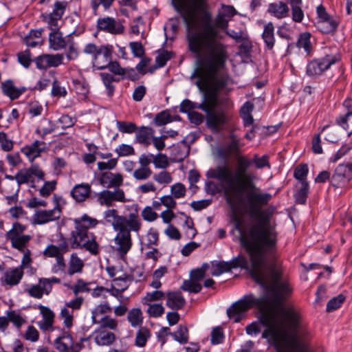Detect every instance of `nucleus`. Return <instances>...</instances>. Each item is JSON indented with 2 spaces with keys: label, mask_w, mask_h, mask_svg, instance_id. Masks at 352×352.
Masks as SVG:
<instances>
[{
  "label": "nucleus",
  "mask_w": 352,
  "mask_h": 352,
  "mask_svg": "<svg viewBox=\"0 0 352 352\" xmlns=\"http://www.w3.org/2000/svg\"><path fill=\"white\" fill-rule=\"evenodd\" d=\"M83 267V261L78 256L77 253H72L69 261L67 274L72 276L74 274L81 273Z\"/></svg>",
  "instance_id": "c9c22d12"
},
{
  "label": "nucleus",
  "mask_w": 352,
  "mask_h": 352,
  "mask_svg": "<svg viewBox=\"0 0 352 352\" xmlns=\"http://www.w3.org/2000/svg\"><path fill=\"white\" fill-rule=\"evenodd\" d=\"M15 177L17 182L16 192L19 191V188L21 184L34 182V177H32L29 168L21 169L15 175Z\"/></svg>",
  "instance_id": "58836bf2"
},
{
  "label": "nucleus",
  "mask_w": 352,
  "mask_h": 352,
  "mask_svg": "<svg viewBox=\"0 0 352 352\" xmlns=\"http://www.w3.org/2000/svg\"><path fill=\"white\" fill-rule=\"evenodd\" d=\"M114 239L116 245V251L121 257H124L131 250L132 247V239L131 232L132 229L128 226H125L118 230Z\"/></svg>",
  "instance_id": "ddd939ff"
},
{
  "label": "nucleus",
  "mask_w": 352,
  "mask_h": 352,
  "mask_svg": "<svg viewBox=\"0 0 352 352\" xmlns=\"http://www.w3.org/2000/svg\"><path fill=\"white\" fill-rule=\"evenodd\" d=\"M156 126H162L172 121L171 116L168 111H162L157 113L153 120Z\"/></svg>",
  "instance_id": "680f3d73"
},
{
  "label": "nucleus",
  "mask_w": 352,
  "mask_h": 352,
  "mask_svg": "<svg viewBox=\"0 0 352 352\" xmlns=\"http://www.w3.org/2000/svg\"><path fill=\"white\" fill-rule=\"evenodd\" d=\"M51 94L54 97H65L67 94V91L64 87L61 86L60 82L57 78H55L52 85Z\"/></svg>",
  "instance_id": "09e8293b"
},
{
  "label": "nucleus",
  "mask_w": 352,
  "mask_h": 352,
  "mask_svg": "<svg viewBox=\"0 0 352 352\" xmlns=\"http://www.w3.org/2000/svg\"><path fill=\"white\" fill-rule=\"evenodd\" d=\"M232 270V264L230 262L219 261L212 263L211 274L217 276L223 273L230 272Z\"/></svg>",
  "instance_id": "ea45409f"
},
{
  "label": "nucleus",
  "mask_w": 352,
  "mask_h": 352,
  "mask_svg": "<svg viewBox=\"0 0 352 352\" xmlns=\"http://www.w3.org/2000/svg\"><path fill=\"white\" fill-rule=\"evenodd\" d=\"M150 157H153V162L156 168H165L168 166L167 157L164 154L158 153L157 155L150 154Z\"/></svg>",
  "instance_id": "052dcab7"
},
{
  "label": "nucleus",
  "mask_w": 352,
  "mask_h": 352,
  "mask_svg": "<svg viewBox=\"0 0 352 352\" xmlns=\"http://www.w3.org/2000/svg\"><path fill=\"white\" fill-rule=\"evenodd\" d=\"M94 341L98 346H110L116 340V335L105 329H98L95 331Z\"/></svg>",
  "instance_id": "cd10ccee"
},
{
  "label": "nucleus",
  "mask_w": 352,
  "mask_h": 352,
  "mask_svg": "<svg viewBox=\"0 0 352 352\" xmlns=\"http://www.w3.org/2000/svg\"><path fill=\"white\" fill-rule=\"evenodd\" d=\"M186 25L188 50L197 56L196 63L209 69L226 67L229 57L228 46L220 41L219 31L211 24L206 0H179L176 6Z\"/></svg>",
  "instance_id": "f257e3e1"
},
{
  "label": "nucleus",
  "mask_w": 352,
  "mask_h": 352,
  "mask_svg": "<svg viewBox=\"0 0 352 352\" xmlns=\"http://www.w3.org/2000/svg\"><path fill=\"white\" fill-rule=\"evenodd\" d=\"M154 130L150 126H142L137 127L135 131V141L141 144L148 146L151 144V140L153 136Z\"/></svg>",
  "instance_id": "7c9ffc66"
},
{
  "label": "nucleus",
  "mask_w": 352,
  "mask_h": 352,
  "mask_svg": "<svg viewBox=\"0 0 352 352\" xmlns=\"http://www.w3.org/2000/svg\"><path fill=\"white\" fill-rule=\"evenodd\" d=\"M38 309L43 317V320L37 322L39 329L43 331H52L55 317L54 312L42 305H38Z\"/></svg>",
  "instance_id": "412c9836"
},
{
  "label": "nucleus",
  "mask_w": 352,
  "mask_h": 352,
  "mask_svg": "<svg viewBox=\"0 0 352 352\" xmlns=\"http://www.w3.org/2000/svg\"><path fill=\"white\" fill-rule=\"evenodd\" d=\"M47 144L43 141L35 140L32 144L21 148V152L27 156L32 162L36 157L41 156L42 153L46 152Z\"/></svg>",
  "instance_id": "6ab92c4d"
},
{
  "label": "nucleus",
  "mask_w": 352,
  "mask_h": 352,
  "mask_svg": "<svg viewBox=\"0 0 352 352\" xmlns=\"http://www.w3.org/2000/svg\"><path fill=\"white\" fill-rule=\"evenodd\" d=\"M351 177L352 164L350 163L340 164L331 177V184L335 187H342L348 184Z\"/></svg>",
  "instance_id": "2eb2a0df"
},
{
  "label": "nucleus",
  "mask_w": 352,
  "mask_h": 352,
  "mask_svg": "<svg viewBox=\"0 0 352 352\" xmlns=\"http://www.w3.org/2000/svg\"><path fill=\"white\" fill-rule=\"evenodd\" d=\"M230 264H232V269L236 268V267H241L245 270L250 269V273L252 278L256 280V283H258L259 285H261L256 278H254L253 275L252 274V262L250 261V267L248 261L245 256H239L238 257L234 258L230 262Z\"/></svg>",
  "instance_id": "37998d69"
},
{
  "label": "nucleus",
  "mask_w": 352,
  "mask_h": 352,
  "mask_svg": "<svg viewBox=\"0 0 352 352\" xmlns=\"http://www.w3.org/2000/svg\"><path fill=\"white\" fill-rule=\"evenodd\" d=\"M116 0H91V7L95 14H97L98 10L100 6L104 10H108L112 6Z\"/></svg>",
  "instance_id": "603ef678"
},
{
  "label": "nucleus",
  "mask_w": 352,
  "mask_h": 352,
  "mask_svg": "<svg viewBox=\"0 0 352 352\" xmlns=\"http://www.w3.org/2000/svg\"><path fill=\"white\" fill-rule=\"evenodd\" d=\"M346 298L343 294H339L336 297L331 298L327 305L326 311L331 312L338 309L344 302Z\"/></svg>",
  "instance_id": "3c124183"
},
{
  "label": "nucleus",
  "mask_w": 352,
  "mask_h": 352,
  "mask_svg": "<svg viewBox=\"0 0 352 352\" xmlns=\"http://www.w3.org/2000/svg\"><path fill=\"white\" fill-rule=\"evenodd\" d=\"M103 224L111 226L115 230L128 226L132 231L138 233L142 228V221L137 210L126 217L120 215L116 209H107L103 212Z\"/></svg>",
  "instance_id": "6e6552de"
},
{
  "label": "nucleus",
  "mask_w": 352,
  "mask_h": 352,
  "mask_svg": "<svg viewBox=\"0 0 352 352\" xmlns=\"http://www.w3.org/2000/svg\"><path fill=\"white\" fill-rule=\"evenodd\" d=\"M68 3L56 1L54 3L53 10L49 13H43V21L47 23V28L51 30L49 34V46L54 51L65 50L68 42L59 31L61 26L62 18L65 14Z\"/></svg>",
  "instance_id": "423d86ee"
},
{
  "label": "nucleus",
  "mask_w": 352,
  "mask_h": 352,
  "mask_svg": "<svg viewBox=\"0 0 352 352\" xmlns=\"http://www.w3.org/2000/svg\"><path fill=\"white\" fill-rule=\"evenodd\" d=\"M97 324H100L99 329H109L110 330H116L118 328V322L115 318H111L109 316H104L98 320Z\"/></svg>",
  "instance_id": "49530a36"
},
{
  "label": "nucleus",
  "mask_w": 352,
  "mask_h": 352,
  "mask_svg": "<svg viewBox=\"0 0 352 352\" xmlns=\"http://www.w3.org/2000/svg\"><path fill=\"white\" fill-rule=\"evenodd\" d=\"M99 76L107 89V96L112 97L115 91V86L113 83L120 82V78L107 72H101L99 74Z\"/></svg>",
  "instance_id": "473e14b6"
},
{
  "label": "nucleus",
  "mask_w": 352,
  "mask_h": 352,
  "mask_svg": "<svg viewBox=\"0 0 352 352\" xmlns=\"http://www.w3.org/2000/svg\"><path fill=\"white\" fill-rule=\"evenodd\" d=\"M127 320L133 327L141 325L142 323V313L140 309L133 308L131 309L128 313Z\"/></svg>",
  "instance_id": "79ce46f5"
},
{
  "label": "nucleus",
  "mask_w": 352,
  "mask_h": 352,
  "mask_svg": "<svg viewBox=\"0 0 352 352\" xmlns=\"http://www.w3.org/2000/svg\"><path fill=\"white\" fill-rule=\"evenodd\" d=\"M24 272L22 267L10 268L6 270L3 276L1 278V283L3 285H9L14 287L17 285L23 278Z\"/></svg>",
  "instance_id": "aec40b11"
},
{
  "label": "nucleus",
  "mask_w": 352,
  "mask_h": 352,
  "mask_svg": "<svg viewBox=\"0 0 352 352\" xmlns=\"http://www.w3.org/2000/svg\"><path fill=\"white\" fill-rule=\"evenodd\" d=\"M96 197L99 205L107 208L113 207L115 202L125 203L127 201L125 192L121 188H116L113 190H103L96 193Z\"/></svg>",
  "instance_id": "9b49d317"
},
{
  "label": "nucleus",
  "mask_w": 352,
  "mask_h": 352,
  "mask_svg": "<svg viewBox=\"0 0 352 352\" xmlns=\"http://www.w3.org/2000/svg\"><path fill=\"white\" fill-rule=\"evenodd\" d=\"M7 317L9 322H11L17 328H20L23 324L25 322V320L23 319L21 316L16 313L15 311H9L7 312Z\"/></svg>",
  "instance_id": "0e129e2a"
},
{
  "label": "nucleus",
  "mask_w": 352,
  "mask_h": 352,
  "mask_svg": "<svg viewBox=\"0 0 352 352\" xmlns=\"http://www.w3.org/2000/svg\"><path fill=\"white\" fill-rule=\"evenodd\" d=\"M338 24L339 20L331 16L324 20H318L316 23V27L322 33L331 34L336 31Z\"/></svg>",
  "instance_id": "bb28decb"
},
{
  "label": "nucleus",
  "mask_w": 352,
  "mask_h": 352,
  "mask_svg": "<svg viewBox=\"0 0 352 352\" xmlns=\"http://www.w3.org/2000/svg\"><path fill=\"white\" fill-rule=\"evenodd\" d=\"M60 217V210L58 208L52 210H41L37 211L34 216V222L36 224H44L58 219Z\"/></svg>",
  "instance_id": "4be33fe9"
},
{
  "label": "nucleus",
  "mask_w": 352,
  "mask_h": 352,
  "mask_svg": "<svg viewBox=\"0 0 352 352\" xmlns=\"http://www.w3.org/2000/svg\"><path fill=\"white\" fill-rule=\"evenodd\" d=\"M311 34L309 32H304L300 34L297 41V47L303 48L307 54H310L311 51Z\"/></svg>",
  "instance_id": "a18cd8bd"
},
{
  "label": "nucleus",
  "mask_w": 352,
  "mask_h": 352,
  "mask_svg": "<svg viewBox=\"0 0 352 352\" xmlns=\"http://www.w3.org/2000/svg\"><path fill=\"white\" fill-rule=\"evenodd\" d=\"M60 316L63 320L64 326L67 329L71 328L73 325V311L69 310L67 307H64L61 309Z\"/></svg>",
  "instance_id": "4d7b16f0"
},
{
  "label": "nucleus",
  "mask_w": 352,
  "mask_h": 352,
  "mask_svg": "<svg viewBox=\"0 0 352 352\" xmlns=\"http://www.w3.org/2000/svg\"><path fill=\"white\" fill-rule=\"evenodd\" d=\"M267 12L272 16L280 19L289 16V8L286 3L278 1L270 3Z\"/></svg>",
  "instance_id": "393cba45"
},
{
  "label": "nucleus",
  "mask_w": 352,
  "mask_h": 352,
  "mask_svg": "<svg viewBox=\"0 0 352 352\" xmlns=\"http://www.w3.org/2000/svg\"><path fill=\"white\" fill-rule=\"evenodd\" d=\"M97 28L99 30L112 34H119L124 32V26L109 16L98 19Z\"/></svg>",
  "instance_id": "f3484780"
},
{
  "label": "nucleus",
  "mask_w": 352,
  "mask_h": 352,
  "mask_svg": "<svg viewBox=\"0 0 352 352\" xmlns=\"http://www.w3.org/2000/svg\"><path fill=\"white\" fill-rule=\"evenodd\" d=\"M116 126L119 131L123 133H133L137 130V126L133 122L117 121Z\"/></svg>",
  "instance_id": "864d4df0"
},
{
  "label": "nucleus",
  "mask_w": 352,
  "mask_h": 352,
  "mask_svg": "<svg viewBox=\"0 0 352 352\" xmlns=\"http://www.w3.org/2000/svg\"><path fill=\"white\" fill-rule=\"evenodd\" d=\"M232 221L234 228L240 234L241 242L249 254L252 262V274L253 276L267 274L271 270H282L279 263L269 262L265 254H272L276 245V232L264 227L252 228L250 234L247 235L244 229V220L240 214L232 212Z\"/></svg>",
  "instance_id": "20e7f679"
},
{
  "label": "nucleus",
  "mask_w": 352,
  "mask_h": 352,
  "mask_svg": "<svg viewBox=\"0 0 352 352\" xmlns=\"http://www.w3.org/2000/svg\"><path fill=\"white\" fill-rule=\"evenodd\" d=\"M25 230V225L16 222L13 223L12 229L6 234V239L10 241L12 247L23 253L21 265L19 266L23 269L32 263L31 252L27 248L32 236L29 234H23Z\"/></svg>",
  "instance_id": "0eeeda50"
},
{
  "label": "nucleus",
  "mask_w": 352,
  "mask_h": 352,
  "mask_svg": "<svg viewBox=\"0 0 352 352\" xmlns=\"http://www.w3.org/2000/svg\"><path fill=\"white\" fill-rule=\"evenodd\" d=\"M236 14L237 12L232 6L222 4L221 9L219 10L214 19L216 28L226 30L229 21Z\"/></svg>",
  "instance_id": "dca6fc26"
},
{
  "label": "nucleus",
  "mask_w": 352,
  "mask_h": 352,
  "mask_svg": "<svg viewBox=\"0 0 352 352\" xmlns=\"http://www.w3.org/2000/svg\"><path fill=\"white\" fill-rule=\"evenodd\" d=\"M91 189L89 184H76L71 190L70 195L77 202H82L90 195Z\"/></svg>",
  "instance_id": "a878e982"
},
{
  "label": "nucleus",
  "mask_w": 352,
  "mask_h": 352,
  "mask_svg": "<svg viewBox=\"0 0 352 352\" xmlns=\"http://www.w3.org/2000/svg\"><path fill=\"white\" fill-rule=\"evenodd\" d=\"M16 56L18 62L25 69H29L32 63L34 62L32 58V53L29 50L20 52Z\"/></svg>",
  "instance_id": "de8ad7c7"
},
{
  "label": "nucleus",
  "mask_w": 352,
  "mask_h": 352,
  "mask_svg": "<svg viewBox=\"0 0 352 352\" xmlns=\"http://www.w3.org/2000/svg\"><path fill=\"white\" fill-rule=\"evenodd\" d=\"M147 304L148 305L147 313L150 317L159 318L164 313V308L162 304Z\"/></svg>",
  "instance_id": "bf43d9fd"
},
{
  "label": "nucleus",
  "mask_w": 352,
  "mask_h": 352,
  "mask_svg": "<svg viewBox=\"0 0 352 352\" xmlns=\"http://www.w3.org/2000/svg\"><path fill=\"white\" fill-rule=\"evenodd\" d=\"M60 283V278L54 276L50 278H41L38 279V284L31 285L26 292L30 296L41 299L43 294L49 295L51 293L53 284Z\"/></svg>",
  "instance_id": "f8f14e48"
},
{
  "label": "nucleus",
  "mask_w": 352,
  "mask_h": 352,
  "mask_svg": "<svg viewBox=\"0 0 352 352\" xmlns=\"http://www.w3.org/2000/svg\"><path fill=\"white\" fill-rule=\"evenodd\" d=\"M262 38L267 50H272L275 44L274 27L272 22L264 25Z\"/></svg>",
  "instance_id": "2f4dec72"
},
{
  "label": "nucleus",
  "mask_w": 352,
  "mask_h": 352,
  "mask_svg": "<svg viewBox=\"0 0 352 352\" xmlns=\"http://www.w3.org/2000/svg\"><path fill=\"white\" fill-rule=\"evenodd\" d=\"M133 280V276H124L123 278L118 276V278L113 279V281L122 280L123 282V288H115L113 287L112 289H109L110 292H108L121 301V298H123L122 293L128 289Z\"/></svg>",
  "instance_id": "f704fd0d"
},
{
  "label": "nucleus",
  "mask_w": 352,
  "mask_h": 352,
  "mask_svg": "<svg viewBox=\"0 0 352 352\" xmlns=\"http://www.w3.org/2000/svg\"><path fill=\"white\" fill-rule=\"evenodd\" d=\"M151 337V333L146 327H141L137 332L135 344L139 347L146 345L148 339Z\"/></svg>",
  "instance_id": "c03bdc74"
},
{
  "label": "nucleus",
  "mask_w": 352,
  "mask_h": 352,
  "mask_svg": "<svg viewBox=\"0 0 352 352\" xmlns=\"http://www.w3.org/2000/svg\"><path fill=\"white\" fill-rule=\"evenodd\" d=\"M115 152L118 154V157H126L135 155L134 148L129 144H122L118 146Z\"/></svg>",
  "instance_id": "e2e57ef3"
},
{
  "label": "nucleus",
  "mask_w": 352,
  "mask_h": 352,
  "mask_svg": "<svg viewBox=\"0 0 352 352\" xmlns=\"http://www.w3.org/2000/svg\"><path fill=\"white\" fill-rule=\"evenodd\" d=\"M63 54H42L34 58L33 61L36 65V69L40 71H47L51 67H58L63 65Z\"/></svg>",
  "instance_id": "4468645a"
},
{
  "label": "nucleus",
  "mask_w": 352,
  "mask_h": 352,
  "mask_svg": "<svg viewBox=\"0 0 352 352\" xmlns=\"http://www.w3.org/2000/svg\"><path fill=\"white\" fill-rule=\"evenodd\" d=\"M197 67L192 77L197 78V87L208 94H204L201 103L193 102L188 99L182 101L179 111L189 113L193 109H201L206 113V126L214 132H220L224 129L230 119L229 112L222 107H218V94L228 86L230 76L222 71L225 67L216 66L209 69L204 63H196Z\"/></svg>",
  "instance_id": "7ed1b4c3"
},
{
  "label": "nucleus",
  "mask_w": 352,
  "mask_h": 352,
  "mask_svg": "<svg viewBox=\"0 0 352 352\" xmlns=\"http://www.w3.org/2000/svg\"><path fill=\"white\" fill-rule=\"evenodd\" d=\"M337 125L344 129L348 135L352 134V111L344 112L339 115L335 120Z\"/></svg>",
  "instance_id": "72a5a7b5"
},
{
  "label": "nucleus",
  "mask_w": 352,
  "mask_h": 352,
  "mask_svg": "<svg viewBox=\"0 0 352 352\" xmlns=\"http://www.w3.org/2000/svg\"><path fill=\"white\" fill-rule=\"evenodd\" d=\"M300 187L294 195L296 202L298 204H305L309 193V184L307 182H302Z\"/></svg>",
  "instance_id": "a19ab883"
},
{
  "label": "nucleus",
  "mask_w": 352,
  "mask_h": 352,
  "mask_svg": "<svg viewBox=\"0 0 352 352\" xmlns=\"http://www.w3.org/2000/svg\"><path fill=\"white\" fill-rule=\"evenodd\" d=\"M113 47L111 45H102L100 55H98L96 58L92 60V65L98 70L106 69L107 65L112 60V54Z\"/></svg>",
  "instance_id": "a211bd4d"
},
{
  "label": "nucleus",
  "mask_w": 352,
  "mask_h": 352,
  "mask_svg": "<svg viewBox=\"0 0 352 352\" xmlns=\"http://www.w3.org/2000/svg\"><path fill=\"white\" fill-rule=\"evenodd\" d=\"M252 163L258 169L265 167L270 168L269 157L267 155L260 157L256 154L252 160L239 155L237 157V168L234 172H232L226 165L218 166L214 168L210 169L207 175L225 184L224 192L229 204H234L236 201L243 203L251 217L261 219L265 213L262 207L269 203L272 195L268 192H261L258 189H256L248 191L245 200L242 198V193L245 192V189L255 188L253 183L254 178L248 172Z\"/></svg>",
  "instance_id": "f03ea898"
},
{
  "label": "nucleus",
  "mask_w": 352,
  "mask_h": 352,
  "mask_svg": "<svg viewBox=\"0 0 352 352\" xmlns=\"http://www.w3.org/2000/svg\"><path fill=\"white\" fill-rule=\"evenodd\" d=\"M340 58L336 55L327 54L323 57L309 61L306 67V74L311 78H317L323 74L331 66L338 62Z\"/></svg>",
  "instance_id": "1a4fd4ad"
},
{
  "label": "nucleus",
  "mask_w": 352,
  "mask_h": 352,
  "mask_svg": "<svg viewBox=\"0 0 352 352\" xmlns=\"http://www.w3.org/2000/svg\"><path fill=\"white\" fill-rule=\"evenodd\" d=\"M307 174H308L307 165V164H300L295 168L294 176L297 180L299 181L300 184H302V182H307Z\"/></svg>",
  "instance_id": "5fc2aeb1"
},
{
  "label": "nucleus",
  "mask_w": 352,
  "mask_h": 352,
  "mask_svg": "<svg viewBox=\"0 0 352 352\" xmlns=\"http://www.w3.org/2000/svg\"><path fill=\"white\" fill-rule=\"evenodd\" d=\"M153 173L150 168L140 167L134 170L133 173V177L138 181H144L148 179Z\"/></svg>",
  "instance_id": "6e6d98bb"
},
{
  "label": "nucleus",
  "mask_w": 352,
  "mask_h": 352,
  "mask_svg": "<svg viewBox=\"0 0 352 352\" xmlns=\"http://www.w3.org/2000/svg\"><path fill=\"white\" fill-rule=\"evenodd\" d=\"M44 30L43 28L31 30L28 34L24 38V41L27 46L34 47L41 44V39Z\"/></svg>",
  "instance_id": "4c0bfd02"
},
{
  "label": "nucleus",
  "mask_w": 352,
  "mask_h": 352,
  "mask_svg": "<svg viewBox=\"0 0 352 352\" xmlns=\"http://www.w3.org/2000/svg\"><path fill=\"white\" fill-rule=\"evenodd\" d=\"M188 331L187 327L180 325L178 327V329L173 333L172 336L179 343L185 344L188 342Z\"/></svg>",
  "instance_id": "8fccbe9b"
},
{
  "label": "nucleus",
  "mask_w": 352,
  "mask_h": 352,
  "mask_svg": "<svg viewBox=\"0 0 352 352\" xmlns=\"http://www.w3.org/2000/svg\"><path fill=\"white\" fill-rule=\"evenodd\" d=\"M181 288L184 291L197 294L201 292L202 286L200 283L190 280H184Z\"/></svg>",
  "instance_id": "13d9d810"
},
{
  "label": "nucleus",
  "mask_w": 352,
  "mask_h": 352,
  "mask_svg": "<svg viewBox=\"0 0 352 352\" xmlns=\"http://www.w3.org/2000/svg\"><path fill=\"white\" fill-rule=\"evenodd\" d=\"M1 87L3 94L12 100L19 98L27 90L25 87H16L10 79L3 82Z\"/></svg>",
  "instance_id": "5701e85b"
},
{
  "label": "nucleus",
  "mask_w": 352,
  "mask_h": 352,
  "mask_svg": "<svg viewBox=\"0 0 352 352\" xmlns=\"http://www.w3.org/2000/svg\"><path fill=\"white\" fill-rule=\"evenodd\" d=\"M56 184V180L45 182L39 190L40 195L43 197H49L51 192L55 190Z\"/></svg>",
  "instance_id": "69168bd1"
},
{
  "label": "nucleus",
  "mask_w": 352,
  "mask_h": 352,
  "mask_svg": "<svg viewBox=\"0 0 352 352\" xmlns=\"http://www.w3.org/2000/svg\"><path fill=\"white\" fill-rule=\"evenodd\" d=\"M166 306L172 309H180L186 305V300L181 292H170L167 293Z\"/></svg>",
  "instance_id": "c85d7f7f"
},
{
  "label": "nucleus",
  "mask_w": 352,
  "mask_h": 352,
  "mask_svg": "<svg viewBox=\"0 0 352 352\" xmlns=\"http://www.w3.org/2000/svg\"><path fill=\"white\" fill-rule=\"evenodd\" d=\"M165 296L164 292L160 290H156L152 292H147L144 297L143 300L144 303H148L153 301H157L163 299Z\"/></svg>",
  "instance_id": "338daca9"
},
{
  "label": "nucleus",
  "mask_w": 352,
  "mask_h": 352,
  "mask_svg": "<svg viewBox=\"0 0 352 352\" xmlns=\"http://www.w3.org/2000/svg\"><path fill=\"white\" fill-rule=\"evenodd\" d=\"M112 311L111 307L108 302L98 305L91 311V320L94 324H98V320L102 318L101 316L111 313Z\"/></svg>",
  "instance_id": "e433bc0d"
},
{
  "label": "nucleus",
  "mask_w": 352,
  "mask_h": 352,
  "mask_svg": "<svg viewBox=\"0 0 352 352\" xmlns=\"http://www.w3.org/2000/svg\"><path fill=\"white\" fill-rule=\"evenodd\" d=\"M54 344L59 352H71L74 348V340L68 332L63 331L61 336L55 339Z\"/></svg>",
  "instance_id": "b1692460"
},
{
  "label": "nucleus",
  "mask_w": 352,
  "mask_h": 352,
  "mask_svg": "<svg viewBox=\"0 0 352 352\" xmlns=\"http://www.w3.org/2000/svg\"><path fill=\"white\" fill-rule=\"evenodd\" d=\"M241 152L240 140L230 141L223 148L218 150V155L225 160L228 159L232 154H238Z\"/></svg>",
  "instance_id": "c756f323"
},
{
  "label": "nucleus",
  "mask_w": 352,
  "mask_h": 352,
  "mask_svg": "<svg viewBox=\"0 0 352 352\" xmlns=\"http://www.w3.org/2000/svg\"><path fill=\"white\" fill-rule=\"evenodd\" d=\"M256 301L252 295L245 296L228 309V318L234 322H239L246 312L256 304Z\"/></svg>",
  "instance_id": "9d476101"
},
{
  "label": "nucleus",
  "mask_w": 352,
  "mask_h": 352,
  "mask_svg": "<svg viewBox=\"0 0 352 352\" xmlns=\"http://www.w3.org/2000/svg\"><path fill=\"white\" fill-rule=\"evenodd\" d=\"M100 223L95 218L85 214L80 218L74 219V229L71 232L68 239L72 249H85L92 255H98L100 252V245L96 241L94 233L89 231Z\"/></svg>",
  "instance_id": "39448f33"
},
{
  "label": "nucleus",
  "mask_w": 352,
  "mask_h": 352,
  "mask_svg": "<svg viewBox=\"0 0 352 352\" xmlns=\"http://www.w3.org/2000/svg\"><path fill=\"white\" fill-rule=\"evenodd\" d=\"M224 336L222 328L217 327L212 329L211 332V343L214 345L219 344L223 342Z\"/></svg>",
  "instance_id": "774afa93"
}]
</instances>
